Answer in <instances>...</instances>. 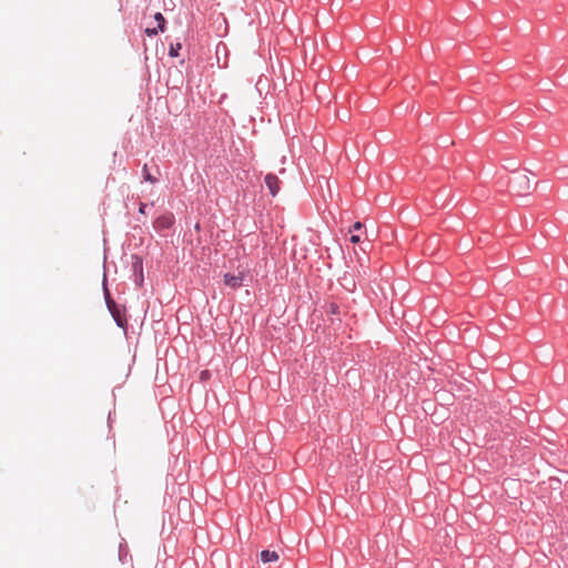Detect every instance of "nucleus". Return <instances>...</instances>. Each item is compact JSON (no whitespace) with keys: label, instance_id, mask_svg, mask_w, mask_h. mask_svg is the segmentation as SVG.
Returning a JSON list of instances; mask_svg holds the SVG:
<instances>
[{"label":"nucleus","instance_id":"obj_2","mask_svg":"<svg viewBox=\"0 0 568 568\" xmlns=\"http://www.w3.org/2000/svg\"><path fill=\"white\" fill-rule=\"evenodd\" d=\"M509 187L517 195H525L530 193L532 184L525 172H514L509 178Z\"/></svg>","mask_w":568,"mask_h":568},{"label":"nucleus","instance_id":"obj_6","mask_svg":"<svg viewBox=\"0 0 568 568\" xmlns=\"http://www.w3.org/2000/svg\"><path fill=\"white\" fill-rule=\"evenodd\" d=\"M264 183L267 186L270 194L274 197L280 192L281 181L274 173H267L264 178Z\"/></svg>","mask_w":568,"mask_h":568},{"label":"nucleus","instance_id":"obj_10","mask_svg":"<svg viewBox=\"0 0 568 568\" xmlns=\"http://www.w3.org/2000/svg\"><path fill=\"white\" fill-rule=\"evenodd\" d=\"M153 18L156 21L161 32H164L166 29V19L164 18V16L161 12H156Z\"/></svg>","mask_w":568,"mask_h":568},{"label":"nucleus","instance_id":"obj_15","mask_svg":"<svg viewBox=\"0 0 568 568\" xmlns=\"http://www.w3.org/2000/svg\"><path fill=\"white\" fill-rule=\"evenodd\" d=\"M210 376H211V374H210V372H209V371H206V369H205V371H202V372L200 373V379H201V381H206V379H209V378H210Z\"/></svg>","mask_w":568,"mask_h":568},{"label":"nucleus","instance_id":"obj_12","mask_svg":"<svg viewBox=\"0 0 568 568\" xmlns=\"http://www.w3.org/2000/svg\"><path fill=\"white\" fill-rule=\"evenodd\" d=\"M128 554V547L125 544L121 542L120 546H119V559L120 561H122L123 564L125 562V556Z\"/></svg>","mask_w":568,"mask_h":568},{"label":"nucleus","instance_id":"obj_3","mask_svg":"<svg viewBox=\"0 0 568 568\" xmlns=\"http://www.w3.org/2000/svg\"><path fill=\"white\" fill-rule=\"evenodd\" d=\"M131 271L134 284L138 287H142L144 283L143 258L139 254L131 255Z\"/></svg>","mask_w":568,"mask_h":568},{"label":"nucleus","instance_id":"obj_7","mask_svg":"<svg viewBox=\"0 0 568 568\" xmlns=\"http://www.w3.org/2000/svg\"><path fill=\"white\" fill-rule=\"evenodd\" d=\"M263 564L275 562L278 560V554L275 550L264 549L260 554Z\"/></svg>","mask_w":568,"mask_h":568},{"label":"nucleus","instance_id":"obj_8","mask_svg":"<svg viewBox=\"0 0 568 568\" xmlns=\"http://www.w3.org/2000/svg\"><path fill=\"white\" fill-rule=\"evenodd\" d=\"M363 227V224L361 222H355L351 229H349V242L353 243V244H356V243H359L361 242V237L359 235H354V232L356 231H359Z\"/></svg>","mask_w":568,"mask_h":568},{"label":"nucleus","instance_id":"obj_14","mask_svg":"<svg viewBox=\"0 0 568 568\" xmlns=\"http://www.w3.org/2000/svg\"><path fill=\"white\" fill-rule=\"evenodd\" d=\"M161 32V30L159 29V27L156 26L155 28H150L148 27L145 30H144V33L149 37V38H153L155 36H158V33Z\"/></svg>","mask_w":568,"mask_h":568},{"label":"nucleus","instance_id":"obj_13","mask_svg":"<svg viewBox=\"0 0 568 568\" xmlns=\"http://www.w3.org/2000/svg\"><path fill=\"white\" fill-rule=\"evenodd\" d=\"M327 312L332 315H338L339 314V305L335 302H332L327 305Z\"/></svg>","mask_w":568,"mask_h":568},{"label":"nucleus","instance_id":"obj_11","mask_svg":"<svg viewBox=\"0 0 568 568\" xmlns=\"http://www.w3.org/2000/svg\"><path fill=\"white\" fill-rule=\"evenodd\" d=\"M181 49H182V44L180 42L171 43L169 47V55L171 58L179 57Z\"/></svg>","mask_w":568,"mask_h":568},{"label":"nucleus","instance_id":"obj_17","mask_svg":"<svg viewBox=\"0 0 568 568\" xmlns=\"http://www.w3.org/2000/svg\"><path fill=\"white\" fill-rule=\"evenodd\" d=\"M195 230H197V231L200 230V223L195 224Z\"/></svg>","mask_w":568,"mask_h":568},{"label":"nucleus","instance_id":"obj_4","mask_svg":"<svg viewBox=\"0 0 568 568\" xmlns=\"http://www.w3.org/2000/svg\"><path fill=\"white\" fill-rule=\"evenodd\" d=\"M174 224V215L172 213H164L159 215L154 222L153 227L158 233H163L170 230Z\"/></svg>","mask_w":568,"mask_h":568},{"label":"nucleus","instance_id":"obj_9","mask_svg":"<svg viewBox=\"0 0 568 568\" xmlns=\"http://www.w3.org/2000/svg\"><path fill=\"white\" fill-rule=\"evenodd\" d=\"M142 176H143L144 181L150 182L152 184H154V183H156L159 181L155 176H153L150 173L148 164H144L143 168H142Z\"/></svg>","mask_w":568,"mask_h":568},{"label":"nucleus","instance_id":"obj_1","mask_svg":"<svg viewBox=\"0 0 568 568\" xmlns=\"http://www.w3.org/2000/svg\"><path fill=\"white\" fill-rule=\"evenodd\" d=\"M102 291H103V297L105 301L106 308L109 313L111 314L112 318L114 320L118 327L125 329L128 327V320L125 315V307L123 305L118 304L109 290L108 286V276H106V270L104 268L103 277H102Z\"/></svg>","mask_w":568,"mask_h":568},{"label":"nucleus","instance_id":"obj_16","mask_svg":"<svg viewBox=\"0 0 568 568\" xmlns=\"http://www.w3.org/2000/svg\"><path fill=\"white\" fill-rule=\"evenodd\" d=\"M146 207H148L146 203L140 202V204H139V213L140 214H145L146 213L145 212Z\"/></svg>","mask_w":568,"mask_h":568},{"label":"nucleus","instance_id":"obj_5","mask_svg":"<svg viewBox=\"0 0 568 568\" xmlns=\"http://www.w3.org/2000/svg\"><path fill=\"white\" fill-rule=\"evenodd\" d=\"M244 277H245L244 272H240L237 275L232 274V273H225L223 275V282L230 288L237 290L241 286H243Z\"/></svg>","mask_w":568,"mask_h":568}]
</instances>
